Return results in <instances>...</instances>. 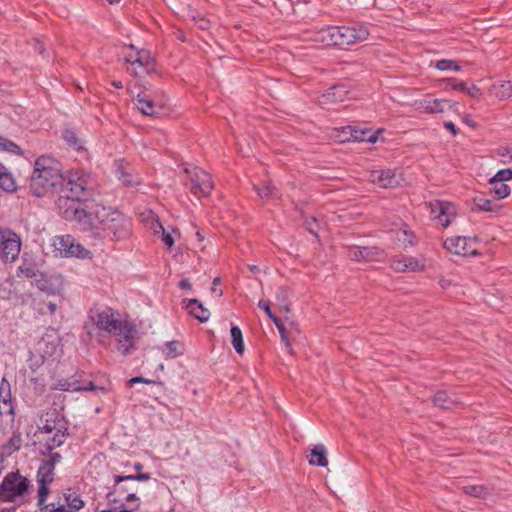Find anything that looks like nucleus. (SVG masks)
<instances>
[{
    "instance_id": "nucleus-36",
    "label": "nucleus",
    "mask_w": 512,
    "mask_h": 512,
    "mask_svg": "<svg viewBox=\"0 0 512 512\" xmlns=\"http://www.w3.org/2000/svg\"><path fill=\"white\" fill-rule=\"evenodd\" d=\"M461 490L463 491V493H465L467 495L478 497V498H485L489 494L487 487L482 486V485H476V484L463 485L461 487Z\"/></svg>"
},
{
    "instance_id": "nucleus-52",
    "label": "nucleus",
    "mask_w": 512,
    "mask_h": 512,
    "mask_svg": "<svg viewBox=\"0 0 512 512\" xmlns=\"http://www.w3.org/2000/svg\"><path fill=\"white\" fill-rule=\"evenodd\" d=\"M137 383H146V384H154L156 383L155 381H152V380H149V379H146V378H143V377H140V376H137V377H133L131 378L128 382H127V385L129 387H131L132 385L134 384H137Z\"/></svg>"
},
{
    "instance_id": "nucleus-47",
    "label": "nucleus",
    "mask_w": 512,
    "mask_h": 512,
    "mask_svg": "<svg viewBox=\"0 0 512 512\" xmlns=\"http://www.w3.org/2000/svg\"><path fill=\"white\" fill-rule=\"evenodd\" d=\"M491 179L506 182L512 179V168L499 170Z\"/></svg>"
},
{
    "instance_id": "nucleus-48",
    "label": "nucleus",
    "mask_w": 512,
    "mask_h": 512,
    "mask_svg": "<svg viewBox=\"0 0 512 512\" xmlns=\"http://www.w3.org/2000/svg\"><path fill=\"white\" fill-rule=\"evenodd\" d=\"M450 85L445 90L465 91L466 83L463 81H457L456 79H450Z\"/></svg>"
},
{
    "instance_id": "nucleus-18",
    "label": "nucleus",
    "mask_w": 512,
    "mask_h": 512,
    "mask_svg": "<svg viewBox=\"0 0 512 512\" xmlns=\"http://www.w3.org/2000/svg\"><path fill=\"white\" fill-rule=\"evenodd\" d=\"M425 205L429 209L430 217L444 227H447L455 217V207L449 202L436 200Z\"/></svg>"
},
{
    "instance_id": "nucleus-23",
    "label": "nucleus",
    "mask_w": 512,
    "mask_h": 512,
    "mask_svg": "<svg viewBox=\"0 0 512 512\" xmlns=\"http://www.w3.org/2000/svg\"><path fill=\"white\" fill-rule=\"evenodd\" d=\"M66 504L55 507L53 504L48 505V512H78L84 507V501L75 493H66L64 495Z\"/></svg>"
},
{
    "instance_id": "nucleus-24",
    "label": "nucleus",
    "mask_w": 512,
    "mask_h": 512,
    "mask_svg": "<svg viewBox=\"0 0 512 512\" xmlns=\"http://www.w3.org/2000/svg\"><path fill=\"white\" fill-rule=\"evenodd\" d=\"M392 268L396 272L421 271L425 268V262L422 259L407 256V257L395 259L392 262Z\"/></svg>"
},
{
    "instance_id": "nucleus-33",
    "label": "nucleus",
    "mask_w": 512,
    "mask_h": 512,
    "mask_svg": "<svg viewBox=\"0 0 512 512\" xmlns=\"http://www.w3.org/2000/svg\"><path fill=\"white\" fill-rule=\"evenodd\" d=\"M116 177L124 186H135L140 183V178L123 165L116 169Z\"/></svg>"
},
{
    "instance_id": "nucleus-41",
    "label": "nucleus",
    "mask_w": 512,
    "mask_h": 512,
    "mask_svg": "<svg viewBox=\"0 0 512 512\" xmlns=\"http://www.w3.org/2000/svg\"><path fill=\"white\" fill-rule=\"evenodd\" d=\"M22 445V438L20 433H14L5 445V450L11 454L18 451Z\"/></svg>"
},
{
    "instance_id": "nucleus-17",
    "label": "nucleus",
    "mask_w": 512,
    "mask_h": 512,
    "mask_svg": "<svg viewBox=\"0 0 512 512\" xmlns=\"http://www.w3.org/2000/svg\"><path fill=\"white\" fill-rule=\"evenodd\" d=\"M14 422V403L10 384L2 380L0 383V426L12 425Z\"/></svg>"
},
{
    "instance_id": "nucleus-46",
    "label": "nucleus",
    "mask_w": 512,
    "mask_h": 512,
    "mask_svg": "<svg viewBox=\"0 0 512 512\" xmlns=\"http://www.w3.org/2000/svg\"><path fill=\"white\" fill-rule=\"evenodd\" d=\"M49 453V456L47 459L43 460L41 463H43L44 465H49L51 466L52 469L55 470V466L61 462V455L57 452H48Z\"/></svg>"
},
{
    "instance_id": "nucleus-5",
    "label": "nucleus",
    "mask_w": 512,
    "mask_h": 512,
    "mask_svg": "<svg viewBox=\"0 0 512 512\" xmlns=\"http://www.w3.org/2000/svg\"><path fill=\"white\" fill-rule=\"evenodd\" d=\"M95 187L96 181L92 174L82 168H72L62 172L61 193L88 200L94 195Z\"/></svg>"
},
{
    "instance_id": "nucleus-19",
    "label": "nucleus",
    "mask_w": 512,
    "mask_h": 512,
    "mask_svg": "<svg viewBox=\"0 0 512 512\" xmlns=\"http://www.w3.org/2000/svg\"><path fill=\"white\" fill-rule=\"evenodd\" d=\"M476 241L471 238L455 236L444 241V247L451 253L461 256H475L477 249Z\"/></svg>"
},
{
    "instance_id": "nucleus-37",
    "label": "nucleus",
    "mask_w": 512,
    "mask_h": 512,
    "mask_svg": "<svg viewBox=\"0 0 512 512\" xmlns=\"http://www.w3.org/2000/svg\"><path fill=\"white\" fill-rule=\"evenodd\" d=\"M230 333L233 348L238 354H243L245 347L243 342V335L240 328L238 326H232L230 329Z\"/></svg>"
},
{
    "instance_id": "nucleus-28",
    "label": "nucleus",
    "mask_w": 512,
    "mask_h": 512,
    "mask_svg": "<svg viewBox=\"0 0 512 512\" xmlns=\"http://www.w3.org/2000/svg\"><path fill=\"white\" fill-rule=\"evenodd\" d=\"M188 312L193 315L200 322L208 321L210 312L203 306L197 299H190L186 305Z\"/></svg>"
},
{
    "instance_id": "nucleus-39",
    "label": "nucleus",
    "mask_w": 512,
    "mask_h": 512,
    "mask_svg": "<svg viewBox=\"0 0 512 512\" xmlns=\"http://www.w3.org/2000/svg\"><path fill=\"white\" fill-rule=\"evenodd\" d=\"M163 353L166 357L175 358L183 354L182 345L178 341H169L164 344Z\"/></svg>"
},
{
    "instance_id": "nucleus-64",
    "label": "nucleus",
    "mask_w": 512,
    "mask_h": 512,
    "mask_svg": "<svg viewBox=\"0 0 512 512\" xmlns=\"http://www.w3.org/2000/svg\"><path fill=\"white\" fill-rule=\"evenodd\" d=\"M207 24H208V22L206 20H202V22L200 24V27L203 28V29L207 28Z\"/></svg>"
},
{
    "instance_id": "nucleus-40",
    "label": "nucleus",
    "mask_w": 512,
    "mask_h": 512,
    "mask_svg": "<svg viewBox=\"0 0 512 512\" xmlns=\"http://www.w3.org/2000/svg\"><path fill=\"white\" fill-rule=\"evenodd\" d=\"M0 151H7L11 154L21 156L20 147L14 142L0 136Z\"/></svg>"
},
{
    "instance_id": "nucleus-58",
    "label": "nucleus",
    "mask_w": 512,
    "mask_h": 512,
    "mask_svg": "<svg viewBox=\"0 0 512 512\" xmlns=\"http://www.w3.org/2000/svg\"><path fill=\"white\" fill-rule=\"evenodd\" d=\"M112 85H113L115 88H117V89H121V88H123V84H122V82H121V81H116V80H115V81H113V82H112Z\"/></svg>"
},
{
    "instance_id": "nucleus-30",
    "label": "nucleus",
    "mask_w": 512,
    "mask_h": 512,
    "mask_svg": "<svg viewBox=\"0 0 512 512\" xmlns=\"http://www.w3.org/2000/svg\"><path fill=\"white\" fill-rule=\"evenodd\" d=\"M58 387L63 391H72V392L94 391V390L98 389V387L95 386L94 383L91 381L87 382L84 385H80L79 381H77V380H72V381L65 380L63 383L59 382Z\"/></svg>"
},
{
    "instance_id": "nucleus-20",
    "label": "nucleus",
    "mask_w": 512,
    "mask_h": 512,
    "mask_svg": "<svg viewBox=\"0 0 512 512\" xmlns=\"http://www.w3.org/2000/svg\"><path fill=\"white\" fill-rule=\"evenodd\" d=\"M348 257L354 261H381L385 257L383 250L375 246H350L347 252Z\"/></svg>"
},
{
    "instance_id": "nucleus-38",
    "label": "nucleus",
    "mask_w": 512,
    "mask_h": 512,
    "mask_svg": "<svg viewBox=\"0 0 512 512\" xmlns=\"http://www.w3.org/2000/svg\"><path fill=\"white\" fill-rule=\"evenodd\" d=\"M456 400L452 399L451 395L446 391H439L433 397V403L435 406L448 409L451 404H454Z\"/></svg>"
},
{
    "instance_id": "nucleus-4",
    "label": "nucleus",
    "mask_w": 512,
    "mask_h": 512,
    "mask_svg": "<svg viewBox=\"0 0 512 512\" xmlns=\"http://www.w3.org/2000/svg\"><path fill=\"white\" fill-rule=\"evenodd\" d=\"M85 200L83 198H75L68 193H62L56 200V208L65 220L76 222L85 231H93L95 223L92 206L82 208L79 205L80 202Z\"/></svg>"
},
{
    "instance_id": "nucleus-14",
    "label": "nucleus",
    "mask_w": 512,
    "mask_h": 512,
    "mask_svg": "<svg viewBox=\"0 0 512 512\" xmlns=\"http://www.w3.org/2000/svg\"><path fill=\"white\" fill-rule=\"evenodd\" d=\"M457 105V102L449 99L433 98L431 94H426L423 98L412 103L415 111L428 114L444 113L448 110L456 111Z\"/></svg>"
},
{
    "instance_id": "nucleus-2",
    "label": "nucleus",
    "mask_w": 512,
    "mask_h": 512,
    "mask_svg": "<svg viewBox=\"0 0 512 512\" xmlns=\"http://www.w3.org/2000/svg\"><path fill=\"white\" fill-rule=\"evenodd\" d=\"M92 213L93 230H102L113 241L125 240L131 235V219L123 213L102 205L92 206Z\"/></svg>"
},
{
    "instance_id": "nucleus-8",
    "label": "nucleus",
    "mask_w": 512,
    "mask_h": 512,
    "mask_svg": "<svg viewBox=\"0 0 512 512\" xmlns=\"http://www.w3.org/2000/svg\"><path fill=\"white\" fill-rule=\"evenodd\" d=\"M29 487V479L21 475L19 471L8 473L0 483V502H16L28 492Z\"/></svg>"
},
{
    "instance_id": "nucleus-60",
    "label": "nucleus",
    "mask_w": 512,
    "mask_h": 512,
    "mask_svg": "<svg viewBox=\"0 0 512 512\" xmlns=\"http://www.w3.org/2000/svg\"><path fill=\"white\" fill-rule=\"evenodd\" d=\"M249 269H250V271L252 273H258L259 272V268L256 265H250Z\"/></svg>"
},
{
    "instance_id": "nucleus-7",
    "label": "nucleus",
    "mask_w": 512,
    "mask_h": 512,
    "mask_svg": "<svg viewBox=\"0 0 512 512\" xmlns=\"http://www.w3.org/2000/svg\"><path fill=\"white\" fill-rule=\"evenodd\" d=\"M114 483L107 493V501L111 506L107 510L113 509H127L125 503H136V508L139 507L140 499L136 495V489L133 482V478L128 475H115L113 477Z\"/></svg>"
},
{
    "instance_id": "nucleus-35",
    "label": "nucleus",
    "mask_w": 512,
    "mask_h": 512,
    "mask_svg": "<svg viewBox=\"0 0 512 512\" xmlns=\"http://www.w3.org/2000/svg\"><path fill=\"white\" fill-rule=\"evenodd\" d=\"M490 191L494 194L497 199H504L510 195V187L506 184V182H500L498 180L490 179Z\"/></svg>"
},
{
    "instance_id": "nucleus-49",
    "label": "nucleus",
    "mask_w": 512,
    "mask_h": 512,
    "mask_svg": "<svg viewBox=\"0 0 512 512\" xmlns=\"http://www.w3.org/2000/svg\"><path fill=\"white\" fill-rule=\"evenodd\" d=\"M258 307L262 309L272 321H275L277 319L276 315L271 311L268 302L261 300L258 303Z\"/></svg>"
},
{
    "instance_id": "nucleus-27",
    "label": "nucleus",
    "mask_w": 512,
    "mask_h": 512,
    "mask_svg": "<svg viewBox=\"0 0 512 512\" xmlns=\"http://www.w3.org/2000/svg\"><path fill=\"white\" fill-rule=\"evenodd\" d=\"M393 233L395 240L404 248L412 247L416 244V237L406 224H401L399 229L393 231Z\"/></svg>"
},
{
    "instance_id": "nucleus-12",
    "label": "nucleus",
    "mask_w": 512,
    "mask_h": 512,
    "mask_svg": "<svg viewBox=\"0 0 512 512\" xmlns=\"http://www.w3.org/2000/svg\"><path fill=\"white\" fill-rule=\"evenodd\" d=\"M53 247L62 257L90 258L91 252L84 248L72 235H60L53 239Z\"/></svg>"
},
{
    "instance_id": "nucleus-55",
    "label": "nucleus",
    "mask_w": 512,
    "mask_h": 512,
    "mask_svg": "<svg viewBox=\"0 0 512 512\" xmlns=\"http://www.w3.org/2000/svg\"><path fill=\"white\" fill-rule=\"evenodd\" d=\"M179 287H180L181 289L190 290V289H191V284H190L189 280H187V279H182V280L179 282Z\"/></svg>"
},
{
    "instance_id": "nucleus-53",
    "label": "nucleus",
    "mask_w": 512,
    "mask_h": 512,
    "mask_svg": "<svg viewBox=\"0 0 512 512\" xmlns=\"http://www.w3.org/2000/svg\"><path fill=\"white\" fill-rule=\"evenodd\" d=\"M129 477L133 478V482L136 481H148L151 479L150 473H139L138 475H128Z\"/></svg>"
},
{
    "instance_id": "nucleus-42",
    "label": "nucleus",
    "mask_w": 512,
    "mask_h": 512,
    "mask_svg": "<svg viewBox=\"0 0 512 512\" xmlns=\"http://www.w3.org/2000/svg\"><path fill=\"white\" fill-rule=\"evenodd\" d=\"M435 67L441 71H447V70L460 71L461 70V67L457 64V62L454 60H450V59L438 60L435 63Z\"/></svg>"
},
{
    "instance_id": "nucleus-21",
    "label": "nucleus",
    "mask_w": 512,
    "mask_h": 512,
    "mask_svg": "<svg viewBox=\"0 0 512 512\" xmlns=\"http://www.w3.org/2000/svg\"><path fill=\"white\" fill-rule=\"evenodd\" d=\"M61 430H67L66 423L63 419H60L55 413H46L45 416L40 419L36 433L45 436L52 435L55 432L59 433Z\"/></svg>"
},
{
    "instance_id": "nucleus-31",
    "label": "nucleus",
    "mask_w": 512,
    "mask_h": 512,
    "mask_svg": "<svg viewBox=\"0 0 512 512\" xmlns=\"http://www.w3.org/2000/svg\"><path fill=\"white\" fill-rule=\"evenodd\" d=\"M491 95L499 99H507L512 96V82L499 81L493 84L490 88Z\"/></svg>"
},
{
    "instance_id": "nucleus-50",
    "label": "nucleus",
    "mask_w": 512,
    "mask_h": 512,
    "mask_svg": "<svg viewBox=\"0 0 512 512\" xmlns=\"http://www.w3.org/2000/svg\"><path fill=\"white\" fill-rule=\"evenodd\" d=\"M157 226L162 230V241L168 248H171L174 244L173 237L169 233L165 232L164 228L159 222H157Z\"/></svg>"
},
{
    "instance_id": "nucleus-26",
    "label": "nucleus",
    "mask_w": 512,
    "mask_h": 512,
    "mask_svg": "<svg viewBox=\"0 0 512 512\" xmlns=\"http://www.w3.org/2000/svg\"><path fill=\"white\" fill-rule=\"evenodd\" d=\"M66 438L67 430H61V432H55L52 435H45L40 439V442H43V446L45 447V451H41V454L45 455L47 452H51L61 446L66 441Z\"/></svg>"
},
{
    "instance_id": "nucleus-43",
    "label": "nucleus",
    "mask_w": 512,
    "mask_h": 512,
    "mask_svg": "<svg viewBox=\"0 0 512 512\" xmlns=\"http://www.w3.org/2000/svg\"><path fill=\"white\" fill-rule=\"evenodd\" d=\"M63 138L67 142L69 146L72 148L79 150L82 148L80 144H78V138L76 133L71 129H66L63 132Z\"/></svg>"
},
{
    "instance_id": "nucleus-54",
    "label": "nucleus",
    "mask_w": 512,
    "mask_h": 512,
    "mask_svg": "<svg viewBox=\"0 0 512 512\" xmlns=\"http://www.w3.org/2000/svg\"><path fill=\"white\" fill-rule=\"evenodd\" d=\"M464 92H466L469 96L474 98L479 97L481 94L480 89L476 85H472L470 88L466 87V90Z\"/></svg>"
},
{
    "instance_id": "nucleus-22",
    "label": "nucleus",
    "mask_w": 512,
    "mask_h": 512,
    "mask_svg": "<svg viewBox=\"0 0 512 512\" xmlns=\"http://www.w3.org/2000/svg\"><path fill=\"white\" fill-rule=\"evenodd\" d=\"M370 181L381 188H391L400 184L401 177L395 170H375L370 174Z\"/></svg>"
},
{
    "instance_id": "nucleus-45",
    "label": "nucleus",
    "mask_w": 512,
    "mask_h": 512,
    "mask_svg": "<svg viewBox=\"0 0 512 512\" xmlns=\"http://www.w3.org/2000/svg\"><path fill=\"white\" fill-rule=\"evenodd\" d=\"M17 275L24 276L26 278H33L36 276V272L30 264H22L17 269Z\"/></svg>"
},
{
    "instance_id": "nucleus-15",
    "label": "nucleus",
    "mask_w": 512,
    "mask_h": 512,
    "mask_svg": "<svg viewBox=\"0 0 512 512\" xmlns=\"http://www.w3.org/2000/svg\"><path fill=\"white\" fill-rule=\"evenodd\" d=\"M385 129L379 128L377 130H372L370 128H360L358 126H346L343 127V133H349V136H345L341 138V142H367V143H376L378 141H384L382 137Z\"/></svg>"
},
{
    "instance_id": "nucleus-25",
    "label": "nucleus",
    "mask_w": 512,
    "mask_h": 512,
    "mask_svg": "<svg viewBox=\"0 0 512 512\" xmlns=\"http://www.w3.org/2000/svg\"><path fill=\"white\" fill-rule=\"evenodd\" d=\"M348 90L344 85H335L329 88L319 98V103L322 105L333 104L342 102L347 98Z\"/></svg>"
},
{
    "instance_id": "nucleus-13",
    "label": "nucleus",
    "mask_w": 512,
    "mask_h": 512,
    "mask_svg": "<svg viewBox=\"0 0 512 512\" xmlns=\"http://www.w3.org/2000/svg\"><path fill=\"white\" fill-rule=\"evenodd\" d=\"M184 171L189 174L192 183L191 191L197 197L208 196L214 188V182L211 176L204 170L190 163Z\"/></svg>"
},
{
    "instance_id": "nucleus-59",
    "label": "nucleus",
    "mask_w": 512,
    "mask_h": 512,
    "mask_svg": "<svg viewBox=\"0 0 512 512\" xmlns=\"http://www.w3.org/2000/svg\"><path fill=\"white\" fill-rule=\"evenodd\" d=\"M134 469L140 472L143 469V465L140 462L134 464Z\"/></svg>"
},
{
    "instance_id": "nucleus-10",
    "label": "nucleus",
    "mask_w": 512,
    "mask_h": 512,
    "mask_svg": "<svg viewBox=\"0 0 512 512\" xmlns=\"http://www.w3.org/2000/svg\"><path fill=\"white\" fill-rule=\"evenodd\" d=\"M124 61L130 66L127 72L134 77H139L143 73H149L153 68L154 59L150 52L145 49H136L130 45L124 54Z\"/></svg>"
},
{
    "instance_id": "nucleus-3",
    "label": "nucleus",
    "mask_w": 512,
    "mask_h": 512,
    "mask_svg": "<svg viewBox=\"0 0 512 512\" xmlns=\"http://www.w3.org/2000/svg\"><path fill=\"white\" fill-rule=\"evenodd\" d=\"M369 31L365 26L338 27L330 26L314 32L311 40L324 46H347L368 38Z\"/></svg>"
},
{
    "instance_id": "nucleus-56",
    "label": "nucleus",
    "mask_w": 512,
    "mask_h": 512,
    "mask_svg": "<svg viewBox=\"0 0 512 512\" xmlns=\"http://www.w3.org/2000/svg\"><path fill=\"white\" fill-rule=\"evenodd\" d=\"M444 127L451 131L453 135H456L457 134V130H456V127L455 125L452 123V122H445L444 123Z\"/></svg>"
},
{
    "instance_id": "nucleus-29",
    "label": "nucleus",
    "mask_w": 512,
    "mask_h": 512,
    "mask_svg": "<svg viewBox=\"0 0 512 512\" xmlns=\"http://www.w3.org/2000/svg\"><path fill=\"white\" fill-rule=\"evenodd\" d=\"M326 448L323 444H318L314 446V448L311 450L310 456H309V464L310 465H316L319 467H326L328 465V460L326 457Z\"/></svg>"
},
{
    "instance_id": "nucleus-57",
    "label": "nucleus",
    "mask_w": 512,
    "mask_h": 512,
    "mask_svg": "<svg viewBox=\"0 0 512 512\" xmlns=\"http://www.w3.org/2000/svg\"><path fill=\"white\" fill-rule=\"evenodd\" d=\"M463 121L471 126V127H475V124L473 123V121L471 120L470 116L466 115L464 118H463Z\"/></svg>"
},
{
    "instance_id": "nucleus-9",
    "label": "nucleus",
    "mask_w": 512,
    "mask_h": 512,
    "mask_svg": "<svg viewBox=\"0 0 512 512\" xmlns=\"http://www.w3.org/2000/svg\"><path fill=\"white\" fill-rule=\"evenodd\" d=\"M137 110L150 117H159L165 113L168 99L164 93L151 95L147 92L139 93L134 99Z\"/></svg>"
},
{
    "instance_id": "nucleus-62",
    "label": "nucleus",
    "mask_w": 512,
    "mask_h": 512,
    "mask_svg": "<svg viewBox=\"0 0 512 512\" xmlns=\"http://www.w3.org/2000/svg\"><path fill=\"white\" fill-rule=\"evenodd\" d=\"M48 307H49V309H50V311H51L52 313H53V312L55 311V309H56V305H55L54 303H49Z\"/></svg>"
},
{
    "instance_id": "nucleus-51",
    "label": "nucleus",
    "mask_w": 512,
    "mask_h": 512,
    "mask_svg": "<svg viewBox=\"0 0 512 512\" xmlns=\"http://www.w3.org/2000/svg\"><path fill=\"white\" fill-rule=\"evenodd\" d=\"M497 156L509 157L512 160V144L499 147L497 149Z\"/></svg>"
},
{
    "instance_id": "nucleus-1",
    "label": "nucleus",
    "mask_w": 512,
    "mask_h": 512,
    "mask_svg": "<svg viewBox=\"0 0 512 512\" xmlns=\"http://www.w3.org/2000/svg\"><path fill=\"white\" fill-rule=\"evenodd\" d=\"M92 323L99 329L118 337V350L122 355H128L133 349V339L136 329L127 320L119 319L116 313L105 308L90 316Z\"/></svg>"
},
{
    "instance_id": "nucleus-34",
    "label": "nucleus",
    "mask_w": 512,
    "mask_h": 512,
    "mask_svg": "<svg viewBox=\"0 0 512 512\" xmlns=\"http://www.w3.org/2000/svg\"><path fill=\"white\" fill-rule=\"evenodd\" d=\"M473 210L484 211V212H495L499 209V206L492 200L482 196L475 197L473 199Z\"/></svg>"
},
{
    "instance_id": "nucleus-16",
    "label": "nucleus",
    "mask_w": 512,
    "mask_h": 512,
    "mask_svg": "<svg viewBox=\"0 0 512 512\" xmlns=\"http://www.w3.org/2000/svg\"><path fill=\"white\" fill-rule=\"evenodd\" d=\"M55 470L49 465L40 464L37 471V483H38V507L41 510L48 509L46 506V500L50 493L49 486L54 481Z\"/></svg>"
},
{
    "instance_id": "nucleus-11",
    "label": "nucleus",
    "mask_w": 512,
    "mask_h": 512,
    "mask_svg": "<svg viewBox=\"0 0 512 512\" xmlns=\"http://www.w3.org/2000/svg\"><path fill=\"white\" fill-rule=\"evenodd\" d=\"M20 237L9 228H0V259L3 263H14L20 254Z\"/></svg>"
},
{
    "instance_id": "nucleus-6",
    "label": "nucleus",
    "mask_w": 512,
    "mask_h": 512,
    "mask_svg": "<svg viewBox=\"0 0 512 512\" xmlns=\"http://www.w3.org/2000/svg\"><path fill=\"white\" fill-rule=\"evenodd\" d=\"M45 163L35 162L30 178V192L37 198L44 197L51 188L61 185L62 172L55 166Z\"/></svg>"
},
{
    "instance_id": "nucleus-32",
    "label": "nucleus",
    "mask_w": 512,
    "mask_h": 512,
    "mask_svg": "<svg viewBox=\"0 0 512 512\" xmlns=\"http://www.w3.org/2000/svg\"><path fill=\"white\" fill-rule=\"evenodd\" d=\"M255 190L260 199L264 202H268L278 197V190L270 181L263 182L261 185L255 186Z\"/></svg>"
},
{
    "instance_id": "nucleus-61",
    "label": "nucleus",
    "mask_w": 512,
    "mask_h": 512,
    "mask_svg": "<svg viewBox=\"0 0 512 512\" xmlns=\"http://www.w3.org/2000/svg\"><path fill=\"white\" fill-rule=\"evenodd\" d=\"M216 288H217V285H213V287H212V291H213V292H215V293H217V295L221 296V295H222V290L217 291V289H216Z\"/></svg>"
},
{
    "instance_id": "nucleus-44",
    "label": "nucleus",
    "mask_w": 512,
    "mask_h": 512,
    "mask_svg": "<svg viewBox=\"0 0 512 512\" xmlns=\"http://www.w3.org/2000/svg\"><path fill=\"white\" fill-rule=\"evenodd\" d=\"M273 323L277 327V329L280 333V336H281V340L284 342L286 349L289 352H291V343L288 339V334H287L286 328L284 327V325L278 318L275 321H273Z\"/></svg>"
},
{
    "instance_id": "nucleus-63",
    "label": "nucleus",
    "mask_w": 512,
    "mask_h": 512,
    "mask_svg": "<svg viewBox=\"0 0 512 512\" xmlns=\"http://www.w3.org/2000/svg\"><path fill=\"white\" fill-rule=\"evenodd\" d=\"M345 136H349V133H343V128L341 129V132L339 134V140L341 141V138L345 137Z\"/></svg>"
}]
</instances>
